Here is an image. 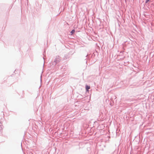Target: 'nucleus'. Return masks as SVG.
Masks as SVG:
<instances>
[{
    "label": "nucleus",
    "mask_w": 154,
    "mask_h": 154,
    "mask_svg": "<svg viewBox=\"0 0 154 154\" xmlns=\"http://www.w3.org/2000/svg\"><path fill=\"white\" fill-rule=\"evenodd\" d=\"M90 86L88 85H86V90L87 91H88V90L90 89Z\"/></svg>",
    "instance_id": "1"
},
{
    "label": "nucleus",
    "mask_w": 154,
    "mask_h": 154,
    "mask_svg": "<svg viewBox=\"0 0 154 154\" xmlns=\"http://www.w3.org/2000/svg\"><path fill=\"white\" fill-rule=\"evenodd\" d=\"M75 31L74 30H72L71 32V34H73L75 32Z\"/></svg>",
    "instance_id": "2"
},
{
    "label": "nucleus",
    "mask_w": 154,
    "mask_h": 154,
    "mask_svg": "<svg viewBox=\"0 0 154 154\" xmlns=\"http://www.w3.org/2000/svg\"><path fill=\"white\" fill-rule=\"evenodd\" d=\"M149 1V0H146V3H147Z\"/></svg>",
    "instance_id": "3"
}]
</instances>
